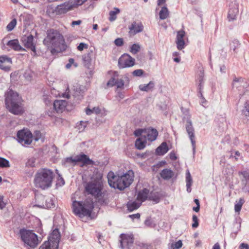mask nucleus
<instances>
[{"label":"nucleus","instance_id":"f257e3e1","mask_svg":"<svg viewBox=\"0 0 249 249\" xmlns=\"http://www.w3.org/2000/svg\"><path fill=\"white\" fill-rule=\"evenodd\" d=\"M43 43L51 49L52 53L64 50L66 47L63 35L58 30L54 29H50L47 31L46 36Z\"/></svg>","mask_w":249,"mask_h":249},{"label":"nucleus","instance_id":"f03ea898","mask_svg":"<svg viewBox=\"0 0 249 249\" xmlns=\"http://www.w3.org/2000/svg\"><path fill=\"white\" fill-rule=\"evenodd\" d=\"M109 185L114 189L124 190L129 187L134 180V172L129 170L127 172L121 176L110 171L107 176Z\"/></svg>","mask_w":249,"mask_h":249},{"label":"nucleus","instance_id":"7ed1b4c3","mask_svg":"<svg viewBox=\"0 0 249 249\" xmlns=\"http://www.w3.org/2000/svg\"><path fill=\"white\" fill-rule=\"evenodd\" d=\"M54 175L50 169L43 168L39 170L35 175L34 182L36 187L46 189L52 186Z\"/></svg>","mask_w":249,"mask_h":249},{"label":"nucleus","instance_id":"20e7f679","mask_svg":"<svg viewBox=\"0 0 249 249\" xmlns=\"http://www.w3.org/2000/svg\"><path fill=\"white\" fill-rule=\"evenodd\" d=\"M5 96V105L10 112L15 115L22 113L23 108L20 105V98L18 94L10 89Z\"/></svg>","mask_w":249,"mask_h":249},{"label":"nucleus","instance_id":"39448f33","mask_svg":"<svg viewBox=\"0 0 249 249\" xmlns=\"http://www.w3.org/2000/svg\"><path fill=\"white\" fill-rule=\"evenodd\" d=\"M72 209L75 214L80 217L85 216H90L94 208L93 202L91 200L86 199L84 201L72 202Z\"/></svg>","mask_w":249,"mask_h":249},{"label":"nucleus","instance_id":"423d86ee","mask_svg":"<svg viewBox=\"0 0 249 249\" xmlns=\"http://www.w3.org/2000/svg\"><path fill=\"white\" fill-rule=\"evenodd\" d=\"M180 109L183 114L182 120L183 122H186L185 124L186 130L191 142L193 153H195L196 151L195 129L191 119V115L190 113L189 109L182 107H180Z\"/></svg>","mask_w":249,"mask_h":249},{"label":"nucleus","instance_id":"0eeeda50","mask_svg":"<svg viewBox=\"0 0 249 249\" xmlns=\"http://www.w3.org/2000/svg\"><path fill=\"white\" fill-rule=\"evenodd\" d=\"M102 186L100 183L93 182L88 183L85 187V190L89 194H91L98 199L100 203L103 204L108 203V199L105 197V194L102 192Z\"/></svg>","mask_w":249,"mask_h":249},{"label":"nucleus","instance_id":"6e6552de","mask_svg":"<svg viewBox=\"0 0 249 249\" xmlns=\"http://www.w3.org/2000/svg\"><path fill=\"white\" fill-rule=\"evenodd\" d=\"M20 234L22 240L25 244L32 248L36 247L39 243L37 235L32 231L21 229Z\"/></svg>","mask_w":249,"mask_h":249},{"label":"nucleus","instance_id":"1a4fd4ad","mask_svg":"<svg viewBox=\"0 0 249 249\" xmlns=\"http://www.w3.org/2000/svg\"><path fill=\"white\" fill-rule=\"evenodd\" d=\"M17 141L22 145L27 146L31 144L33 140V135L28 129H23L18 131Z\"/></svg>","mask_w":249,"mask_h":249},{"label":"nucleus","instance_id":"9d476101","mask_svg":"<svg viewBox=\"0 0 249 249\" xmlns=\"http://www.w3.org/2000/svg\"><path fill=\"white\" fill-rule=\"evenodd\" d=\"M78 162H81L83 165H92L94 163L93 161L84 154L76 155L73 158L72 157H68L65 159V164L70 163L72 166L75 165Z\"/></svg>","mask_w":249,"mask_h":249},{"label":"nucleus","instance_id":"9b49d317","mask_svg":"<svg viewBox=\"0 0 249 249\" xmlns=\"http://www.w3.org/2000/svg\"><path fill=\"white\" fill-rule=\"evenodd\" d=\"M120 247L122 249H131L134 242L132 234H122L120 236Z\"/></svg>","mask_w":249,"mask_h":249},{"label":"nucleus","instance_id":"f8f14e48","mask_svg":"<svg viewBox=\"0 0 249 249\" xmlns=\"http://www.w3.org/2000/svg\"><path fill=\"white\" fill-rule=\"evenodd\" d=\"M134 64L135 59L127 54L122 55L118 60V66L120 69L132 67Z\"/></svg>","mask_w":249,"mask_h":249},{"label":"nucleus","instance_id":"ddd939ff","mask_svg":"<svg viewBox=\"0 0 249 249\" xmlns=\"http://www.w3.org/2000/svg\"><path fill=\"white\" fill-rule=\"evenodd\" d=\"M22 41L27 48L30 49L33 53V56L36 54V44L34 42V36L32 35L28 36H24L22 38Z\"/></svg>","mask_w":249,"mask_h":249},{"label":"nucleus","instance_id":"4468645a","mask_svg":"<svg viewBox=\"0 0 249 249\" xmlns=\"http://www.w3.org/2000/svg\"><path fill=\"white\" fill-rule=\"evenodd\" d=\"M144 138L150 142L156 140L158 135V132L156 129L152 127L145 128L144 130Z\"/></svg>","mask_w":249,"mask_h":249},{"label":"nucleus","instance_id":"2eb2a0df","mask_svg":"<svg viewBox=\"0 0 249 249\" xmlns=\"http://www.w3.org/2000/svg\"><path fill=\"white\" fill-rule=\"evenodd\" d=\"M230 9L228 12V18L229 21H233L236 18L238 13V6L234 1L229 5Z\"/></svg>","mask_w":249,"mask_h":249},{"label":"nucleus","instance_id":"dca6fc26","mask_svg":"<svg viewBox=\"0 0 249 249\" xmlns=\"http://www.w3.org/2000/svg\"><path fill=\"white\" fill-rule=\"evenodd\" d=\"M12 61L11 58L6 55L0 56V69L5 71L10 70Z\"/></svg>","mask_w":249,"mask_h":249},{"label":"nucleus","instance_id":"f3484780","mask_svg":"<svg viewBox=\"0 0 249 249\" xmlns=\"http://www.w3.org/2000/svg\"><path fill=\"white\" fill-rule=\"evenodd\" d=\"M239 174L243 176V178L241 180L242 189L244 192L249 193V171H245L240 172Z\"/></svg>","mask_w":249,"mask_h":249},{"label":"nucleus","instance_id":"a211bd4d","mask_svg":"<svg viewBox=\"0 0 249 249\" xmlns=\"http://www.w3.org/2000/svg\"><path fill=\"white\" fill-rule=\"evenodd\" d=\"M60 238V235L58 230L57 229L53 230L49 239L53 244L52 247H54L53 249H58Z\"/></svg>","mask_w":249,"mask_h":249},{"label":"nucleus","instance_id":"6ab92c4d","mask_svg":"<svg viewBox=\"0 0 249 249\" xmlns=\"http://www.w3.org/2000/svg\"><path fill=\"white\" fill-rule=\"evenodd\" d=\"M85 88L84 86L78 84H75L73 86L72 89L73 91V96L77 99L80 100L83 96V94L85 91Z\"/></svg>","mask_w":249,"mask_h":249},{"label":"nucleus","instance_id":"aec40b11","mask_svg":"<svg viewBox=\"0 0 249 249\" xmlns=\"http://www.w3.org/2000/svg\"><path fill=\"white\" fill-rule=\"evenodd\" d=\"M93 56V51L92 50H90L89 52L85 54L83 57L82 59L84 66L89 69L91 65V62Z\"/></svg>","mask_w":249,"mask_h":249},{"label":"nucleus","instance_id":"412c9836","mask_svg":"<svg viewBox=\"0 0 249 249\" xmlns=\"http://www.w3.org/2000/svg\"><path fill=\"white\" fill-rule=\"evenodd\" d=\"M67 102L64 100H55L53 102L54 109L57 112H62L66 107Z\"/></svg>","mask_w":249,"mask_h":249},{"label":"nucleus","instance_id":"4be33fe9","mask_svg":"<svg viewBox=\"0 0 249 249\" xmlns=\"http://www.w3.org/2000/svg\"><path fill=\"white\" fill-rule=\"evenodd\" d=\"M6 45L16 51H25V49L20 46L18 39L10 40Z\"/></svg>","mask_w":249,"mask_h":249},{"label":"nucleus","instance_id":"5701e85b","mask_svg":"<svg viewBox=\"0 0 249 249\" xmlns=\"http://www.w3.org/2000/svg\"><path fill=\"white\" fill-rule=\"evenodd\" d=\"M72 8V5L69 2H64L61 4L57 5L56 8V12L59 14H64L70 10Z\"/></svg>","mask_w":249,"mask_h":249},{"label":"nucleus","instance_id":"b1692460","mask_svg":"<svg viewBox=\"0 0 249 249\" xmlns=\"http://www.w3.org/2000/svg\"><path fill=\"white\" fill-rule=\"evenodd\" d=\"M130 32L134 34H136L141 32L143 29V26L142 23L133 22L130 26H129Z\"/></svg>","mask_w":249,"mask_h":249},{"label":"nucleus","instance_id":"393cba45","mask_svg":"<svg viewBox=\"0 0 249 249\" xmlns=\"http://www.w3.org/2000/svg\"><path fill=\"white\" fill-rule=\"evenodd\" d=\"M42 197L45 201V204H42V205H37L38 207H43L47 209H51L55 207L54 201L52 198L46 196H42Z\"/></svg>","mask_w":249,"mask_h":249},{"label":"nucleus","instance_id":"a878e982","mask_svg":"<svg viewBox=\"0 0 249 249\" xmlns=\"http://www.w3.org/2000/svg\"><path fill=\"white\" fill-rule=\"evenodd\" d=\"M169 150L167 144L166 142H163L156 149V153L158 155L162 156L166 154Z\"/></svg>","mask_w":249,"mask_h":249},{"label":"nucleus","instance_id":"bb28decb","mask_svg":"<svg viewBox=\"0 0 249 249\" xmlns=\"http://www.w3.org/2000/svg\"><path fill=\"white\" fill-rule=\"evenodd\" d=\"M160 175L164 180H169L174 176V173L171 169L166 168L161 171Z\"/></svg>","mask_w":249,"mask_h":249},{"label":"nucleus","instance_id":"cd10ccee","mask_svg":"<svg viewBox=\"0 0 249 249\" xmlns=\"http://www.w3.org/2000/svg\"><path fill=\"white\" fill-rule=\"evenodd\" d=\"M154 87V82L151 81L147 84H141L139 85V89L141 91L148 92L152 90Z\"/></svg>","mask_w":249,"mask_h":249},{"label":"nucleus","instance_id":"c85d7f7f","mask_svg":"<svg viewBox=\"0 0 249 249\" xmlns=\"http://www.w3.org/2000/svg\"><path fill=\"white\" fill-rule=\"evenodd\" d=\"M203 78H204V70L202 68H200L199 73L197 74V79L199 84L198 86V91H202L203 88Z\"/></svg>","mask_w":249,"mask_h":249},{"label":"nucleus","instance_id":"c756f323","mask_svg":"<svg viewBox=\"0 0 249 249\" xmlns=\"http://www.w3.org/2000/svg\"><path fill=\"white\" fill-rule=\"evenodd\" d=\"M149 191L148 189L144 188L142 191H140L138 194L137 199L142 202L144 201L148 198Z\"/></svg>","mask_w":249,"mask_h":249},{"label":"nucleus","instance_id":"7c9ffc66","mask_svg":"<svg viewBox=\"0 0 249 249\" xmlns=\"http://www.w3.org/2000/svg\"><path fill=\"white\" fill-rule=\"evenodd\" d=\"M146 140L144 138L139 137L135 142V146L139 150L143 149L146 145Z\"/></svg>","mask_w":249,"mask_h":249},{"label":"nucleus","instance_id":"2f4dec72","mask_svg":"<svg viewBox=\"0 0 249 249\" xmlns=\"http://www.w3.org/2000/svg\"><path fill=\"white\" fill-rule=\"evenodd\" d=\"M186 182L187 191L188 193H190L191 192V186L193 183V180L189 170H187L186 173Z\"/></svg>","mask_w":249,"mask_h":249},{"label":"nucleus","instance_id":"473e14b6","mask_svg":"<svg viewBox=\"0 0 249 249\" xmlns=\"http://www.w3.org/2000/svg\"><path fill=\"white\" fill-rule=\"evenodd\" d=\"M141 203H139L136 201L128 202L126 205L128 210L129 212H132L138 209Z\"/></svg>","mask_w":249,"mask_h":249},{"label":"nucleus","instance_id":"72a5a7b5","mask_svg":"<svg viewBox=\"0 0 249 249\" xmlns=\"http://www.w3.org/2000/svg\"><path fill=\"white\" fill-rule=\"evenodd\" d=\"M120 10L119 8L115 7L113 11H110L109 13V20L110 21H113L116 20L117 17L116 15L119 14Z\"/></svg>","mask_w":249,"mask_h":249},{"label":"nucleus","instance_id":"f704fd0d","mask_svg":"<svg viewBox=\"0 0 249 249\" xmlns=\"http://www.w3.org/2000/svg\"><path fill=\"white\" fill-rule=\"evenodd\" d=\"M160 18V19H165L169 16V11L166 6L162 7L159 13Z\"/></svg>","mask_w":249,"mask_h":249},{"label":"nucleus","instance_id":"c9c22d12","mask_svg":"<svg viewBox=\"0 0 249 249\" xmlns=\"http://www.w3.org/2000/svg\"><path fill=\"white\" fill-rule=\"evenodd\" d=\"M88 123L89 121H81L79 123L77 124L76 128L79 130V132H82L84 130Z\"/></svg>","mask_w":249,"mask_h":249},{"label":"nucleus","instance_id":"e433bc0d","mask_svg":"<svg viewBox=\"0 0 249 249\" xmlns=\"http://www.w3.org/2000/svg\"><path fill=\"white\" fill-rule=\"evenodd\" d=\"M119 77V73L117 71L115 72L114 75L108 81L107 85L110 86H115L116 83V78Z\"/></svg>","mask_w":249,"mask_h":249},{"label":"nucleus","instance_id":"4c0bfd02","mask_svg":"<svg viewBox=\"0 0 249 249\" xmlns=\"http://www.w3.org/2000/svg\"><path fill=\"white\" fill-rule=\"evenodd\" d=\"M148 199L154 201L155 203H158L160 202V198L158 194L154 193L149 196Z\"/></svg>","mask_w":249,"mask_h":249},{"label":"nucleus","instance_id":"58836bf2","mask_svg":"<svg viewBox=\"0 0 249 249\" xmlns=\"http://www.w3.org/2000/svg\"><path fill=\"white\" fill-rule=\"evenodd\" d=\"M244 203V200L243 198H240L239 202L235 204L234 210L235 212H239L241 211L242 205Z\"/></svg>","mask_w":249,"mask_h":249},{"label":"nucleus","instance_id":"ea45409f","mask_svg":"<svg viewBox=\"0 0 249 249\" xmlns=\"http://www.w3.org/2000/svg\"><path fill=\"white\" fill-rule=\"evenodd\" d=\"M36 159L35 158L29 159L26 163V166L28 167H34L36 166Z\"/></svg>","mask_w":249,"mask_h":249},{"label":"nucleus","instance_id":"a19ab883","mask_svg":"<svg viewBox=\"0 0 249 249\" xmlns=\"http://www.w3.org/2000/svg\"><path fill=\"white\" fill-rule=\"evenodd\" d=\"M140 46L138 44H133L130 48V52L133 54H136L140 50Z\"/></svg>","mask_w":249,"mask_h":249},{"label":"nucleus","instance_id":"79ce46f5","mask_svg":"<svg viewBox=\"0 0 249 249\" xmlns=\"http://www.w3.org/2000/svg\"><path fill=\"white\" fill-rule=\"evenodd\" d=\"M0 167L2 168L9 167V162L6 159L0 157Z\"/></svg>","mask_w":249,"mask_h":249},{"label":"nucleus","instance_id":"37998d69","mask_svg":"<svg viewBox=\"0 0 249 249\" xmlns=\"http://www.w3.org/2000/svg\"><path fill=\"white\" fill-rule=\"evenodd\" d=\"M242 113L245 116H249V100L247 101L244 104V109L242 110Z\"/></svg>","mask_w":249,"mask_h":249},{"label":"nucleus","instance_id":"c03bdc74","mask_svg":"<svg viewBox=\"0 0 249 249\" xmlns=\"http://www.w3.org/2000/svg\"><path fill=\"white\" fill-rule=\"evenodd\" d=\"M33 72L30 70H26L24 73V78L28 81H30L33 77Z\"/></svg>","mask_w":249,"mask_h":249},{"label":"nucleus","instance_id":"a18cd8bd","mask_svg":"<svg viewBox=\"0 0 249 249\" xmlns=\"http://www.w3.org/2000/svg\"><path fill=\"white\" fill-rule=\"evenodd\" d=\"M240 43L237 39H234L231 44V48L232 49L234 52H236V50L240 47Z\"/></svg>","mask_w":249,"mask_h":249},{"label":"nucleus","instance_id":"49530a36","mask_svg":"<svg viewBox=\"0 0 249 249\" xmlns=\"http://www.w3.org/2000/svg\"><path fill=\"white\" fill-rule=\"evenodd\" d=\"M16 23L17 21L16 19H13V20H12L11 22L7 25L6 29L7 31H12L16 26Z\"/></svg>","mask_w":249,"mask_h":249},{"label":"nucleus","instance_id":"de8ad7c7","mask_svg":"<svg viewBox=\"0 0 249 249\" xmlns=\"http://www.w3.org/2000/svg\"><path fill=\"white\" fill-rule=\"evenodd\" d=\"M52 249L51 242L49 240L45 241L41 246L39 247V249Z\"/></svg>","mask_w":249,"mask_h":249},{"label":"nucleus","instance_id":"09e8293b","mask_svg":"<svg viewBox=\"0 0 249 249\" xmlns=\"http://www.w3.org/2000/svg\"><path fill=\"white\" fill-rule=\"evenodd\" d=\"M243 83V80L241 78H234L233 81V86L238 88L241 86V84Z\"/></svg>","mask_w":249,"mask_h":249},{"label":"nucleus","instance_id":"8fccbe9b","mask_svg":"<svg viewBox=\"0 0 249 249\" xmlns=\"http://www.w3.org/2000/svg\"><path fill=\"white\" fill-rule=\"evenodd\" d=\"M144 129H137L134 131V135L137 137L140 136V137L144 138V135H143L144 134Z\"/></svg>","mask_w":249,"mask_h":249},{"label":"nucleus","instance_id":"3c124183","mask_svg":"<svg viewBox=\"0 0 249 249\" xmlns=\"http://www.w3.org/2000/svg\"><path fill=\"white\" fill-rule=\"evenodd\" d=\"M176 43L177 46V48L179 50H181L184 47L185 42L184 40H176Z\"/></svg>","mask_w":249,"mask_h":249},{"label":"nucleus","instance_id":"603ef678","mask_svg":"<svg viewBox=\"0 0 249 249\" xmlns=\"http://www.w3.org/2000/svg\"><path fill=\"white\" fill-rule=\"evenodd\" d=\"M182 246V243L181 240H178L177 242H176L175 244H173L171 245V248L173 249H180Z\"/></svg>","mask_w":249,"mask_h":249},{"label":"nucleus","instance_id":"864d4df0","mask_svg":"<svg viewBox=\"0 0 249 249\" xmlns=\"http://www.w3.org/2000/svg\"><path fill=\"white\" fill-rule=\"evenodd\" d=\"M117 88H122L124 86V81L122 79L116 78V85Z\"/></svg>","mask_w":249,"mask_h":249},{"label":"nucleus","instance_id":"5fc2aeb1","mask_svg":"<svg viewBox=\"0 0 249 249\" xmlns=\"http://www.w3.org/2000/svg\"><path fill=\"white\" fill-rule=\"evenodd\" d=\"M193 223L192 224V228H196L198 226L199 223H198V219L197 218V217L196 215H193Z\"/></svg>","mask_w":249,"mask_h":249},{"label":"nucleus","instance_id":"6e6d98bb","mask_svg":"<svg viewBox=\"0 0 249 249\" xmlns=\"http://www.w3.org/2000/svg\"><path fill=\"white\" fill-rule=\"evenodd\" d=\"M185 33L183 30L179 31L177 33V40H183Z\"/></svg>","mask_w":249,"mask_h":249},{"label":"nucleus","instance_id":"4d7b16f0","mask_svg":"<svg viewBox=\"0 0 249 249\" xmlns=\"http://www.w3.org/2000/svg\"><path fill=\"white\" fill-rule=\"evenodd\" d=\"M41 137V133L40 131L36 130L34 132V136H33V139L35 141H38Z\"/></svg>","mask_w":249,"mask_h":249},{"label":"nucleus","instance_id":"13d9d810","mask_svg":"<svg viewBox=\"0 0 249 249\" xmlns=\"http://www.w3.org/2000/svg\"><path fill=\"white\" fill-rule=\"evenodd\" d=\"M144 73V71L141 69H138L134 71L132 74L135 76H141Z\"/></svg>","mask_w":249,"mask_h":249},{"label":"nucleus","instance_id":"bf43d9fd","mask_svg":"<svg viewBox=\"0 0 249 249\" xmlns=\"http://www.w3.org/2000/svg\"><path fill=\"white\" fill-rule=\"evenodd\" d=\"M114 43L116 46L121 47L124 44V40L122 38H118L114 40Z\"/></svg>","mask_w":249,"mask_h":249},{"label":"nucleus","instance_id":"052dcab7","mask_svg":"<svg viewBox=\"0 0 249 249\" xmlns=\"http://www.w3.org/2000/svg\"><path fill=\"white\" fill-rule=\"evenodd\" d=\"M88 45L86 43L81 42L77 46V49L79 51H83L84 49H88Z\"/></svg>","mask_w":249,"mask_h":249},{"label":"nucleus","instance_id":"680f3d73","mask_svg":"<svg viewBox=\"0 0 249 249\" xmlns=\"http://www.w3.org/2000/svg\"><path fill=\"white\" fill-rule=\"evenodd\" d=\"M51 97L49 96L48 95H44L43 97V99L44 102H45V104L47 106H49L51 103Z\"/></svg>","mask_w":249,"mask_h":249},{"label":"nucleus","instance_id":"e2e57ef3","mask_svg":"<svg viewBox=\"0 0 249 249\" xmlns=\"http://www.w3.org/2000/svg\"><path fill=\"white\" fill-rule=\"evenodd\" d=\"M136 249H149L147 244L144 243H139L136 246Z\"/></svg>","mask_w":249,"mask_h":249},{"label":"nucleus","instance_id":"0e129e2a","mask_svg":"<svg viewBox=\"0 0 249 249\" xmlns=\"http://www.w3.org/2000/svg\"><path fill=\"white\" fill-rule=\"evenodd\" d=\"M74 60L73 58H70L69 59V62L68 63H67L66 65V68L68 69H70L72 64H74Z\"/></svg>","mask_w":249,"mask_h":249},{"label":"nucleus","instance_id":"69168bd1","mask_svg":"<svg viewBox=\"0 0 249 249\" xmlns=\"http://www.w3.org/2000/svg\"><path fill=\"white\" fill-rule=\"evenodd\" d=\"M235 157L236 160H237L238 159V157H240L241 154L238 151H235L234 152H232L231 155V156H233Z\"/></svg>","mask_w":249,"mask_h":249},{"label":"nucleus","instance_id":"338daca9","mask_svg":"<svg viewBox=\"0 0 249 249\" xmlns=\"http://www.w3.org/2000/svg\"><path fill=\"white\" fill-rule=\"evenodd\" d=\"M3 196H0V209H2L5 206V203L3 201Z\"/></svg>","mask_w":249,"mask_h":249},{"label":"nucleus","instance_id":"774afa93","mask_svg":"<svg viewBox=\"0 0 249 249\" xmlns=\"http://www.w3.org/2000/svg\"><path fill=\"white\" fill-rule=\"evenodd\" d=\"M240 249H249V246L246 243H241L239 246Z\"/></svg>","mask_w":249,"mask_h":249}]
</instances>
